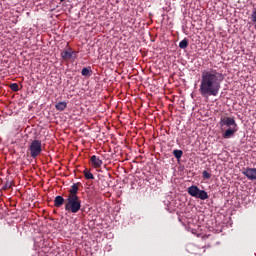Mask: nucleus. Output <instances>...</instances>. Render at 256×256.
Instances as JSON below:
<instances>
[{
  "label": "nucleus",
  "instance_id": "nucleus-15",
  "mask_svg": "<svg viewBox=\"0 0 256 256\" xmlns=\"http://www.w3.org/2000/svg\"><path fill=\"white\" fill-rule=\"evenodd\" d=\"M179 47L180 49H187V47H189V41L187 38H184L182 41H180Z\"/></svg>",
  "mask_w": 256,
  "mask_h": 256
},
{
  "label": "nucleus",
  "instance_id": "nucleus-16",
  "mask_svg": "<svg viewBox=\"0 0 256 256\" xmlns=\"http://www.w3.org/2000/svg\"><path fill=\"white\" fill-rule=\"evenodd\" d=\"M91 73H93L91 71V69L84 67L81 71V74L83 75V77H91Z\"/></svg>",
  "mask_w": 256,
  "mask_h": 256
},
{
  "label": "nucleus",
  "instance_id": "nucleus-1",
  "mask_svg": "<svg viewBox=\"0 0 256 256\" xmlns=\"http://www.w3.org/2000/svg\"><path fill=\"white\" fill-rule=\"evenodd\" d=\"M225 76L223 73L215 70H204L201 74L199 93L201 97L207 99L208 97H217L219 95V91H221V83Z\"/></svg>",
  "mask_w": 256,
  "mask_h": 256
},
{
  "label": "nucleus",
  "instance_id": "nucleus-5",
  "mask_svg": "<svg viewBox=\"0 0 256 256\" xmlns=\"http://www.w3.org/2000/svg\"><path fill=\"white\" fill-rule=\"evenodd\" d=\"M63 61H75L77 59V51L72 48H66L61 52Z\"/></svg>",
  "mask_w": 256,
  "mask_h": 256
},
{
  "label": "nucleus",
  "instance_id": "nucleus-4",
  "mask_svg": "<svg viewBox=\"0 0 256 256\" xmlns=\"http://www.w3.org/2000/svg\"><path fill=\"white\" fill-rule=\"evenodd\" d=\"M28 150L30 151V157H32V159H37L43 151V144L40 140H33L30 143Z\"/></svg>",
  "mask_w": 256,
  "mask_h": 256
},
{
  "label": "nucleus",
  "instance_id": "nucleus-19",
  "mask_svg": "<svg viewBox=\"0 0 256 256\" xmlns=\"http://www.w3.org/2000/svg\"><path fill=\"white\" fill-rule=\"evenodd\" d=\"M10 89H11L12 91H15V92L19 91V84H17V83H12V84L10 85Z\"/></svg>",
  "mask_w": 256,
  "mask_h": 256
},
{
  "label": "nucleus",
  "instance_id": "nucleus-10",
  "mask_svg": "<svg viewBox=\"0 0 256 256\" xmlns=\"http://www.w3.org/2000/svg\"><path fill=\"white\" fill-rule=\"evenodd\" d=\"M90 163H91L92 167H94V169H99V167H101L103 165V160L99 159L98 156L93 155L90 158Z\"/></svg>",
  "mask_w": 256,
  "mask_h": 256
},
{
  "label": "nucleus",
  "instance_id": "nucleus-3",
  "mask_svg": "<svg viewBox=\"0 0 256 256\" xmlns=\"http://www.w3.org/2000/svg\"><path fill=\"white\" fill-rule=\"evenodd\" d=\"M187 191H188V194L191 197H195V199H201V201H205L209 199V194L207 193V191L201 190L199 189V187L195 185L188 187Z\"/></svg>",
  "mask_w": 256,
  "mask_h": 256
},
{
  "label": "nucleus",
  "instance_id": "nucleus-18",
  "mask_svg": "<svg viewBox=\"0 0 256 256\" xmlns=\"http://www.w3.org/2000/svg\"><path fill=\"white\" fill-rule=\"evenodd\" d=\"M83 173H84L85 179H88V180L95 179V176H93V173H91V171L85 169Z\"/></svg>",
  "mask_w": 256,
  "mask_h": 256
},
{
  "label": "nucleus",
  "instance_id": "nucleus-8",
  "mask_svg": "<svg viewBox=\"0 0 256 256\" xmlns=\"http://www.w3.org/2000/svg\"><path fill=\"white\" fill-rule=\"evenodd\" d=\"M243 175L250 181H256V168H246Z\"/></svg>",
  "mask_w": 256,
  "mask_h": 256
},
{
  "label": "nucleus",
  "instance_id": "nucleus-22",
  "mask_svg": "<svg viewBox=\"0 0 256 256\" xmlns=\"http://www.w3.org/2000/svg\"><path fill=\"white\" fill-rule=\"evenodd\" d=\"M61 1V3H63V1H65V0H60Z\"/></svg>",
  "mask_w": 256,
  "mask_h": 256
},
{
  "label": "nucleus",
  "instance_id": "nucleus-20",
  "mask_svg": "<svg viewBox=\"0 0 256 256\" xmlns=\"http://www.w3.org/2000/svg\"><path fill=\"white\" fill-rule=\"evenodd\" d=\"M202 176L204 179H211V174L207 170L202 172Z\"/></svg>",
  "mask_w": 256,
  "mask_h": 256
},
{
  "label": "nucleus",
  "instance_id": "nucleus-12",
  "mask_svg": "<svg viewBox=\"0 0 256 256\" xmlns=\"http://www.w3.org/2000/svg\"><path fill=\"white\" fill-rule=\"evenodd\" d=\"M77 193H79V185L73 184L69 190L67 197H79Z\"/></svg>",
  "mask_w": 256,
  "mask_h": 256
},
{
  "label": "nucleus",
  "instance_id": "nucleus-21",
  "mask_svg": "<svg viewBox=\"0 0 256 256\" xmlns=\"http://www.w3.org/2000/svg\"><path fill=\"white\" fill-rule=\"evenodd\" d=\"M252 21L253 23H256V8L252 11Z\"/></svg>",
  "mask_w": 256,
  "mask_h": 256
},
{
  "label": "nucleus",
  "instance_id": "nucleus-2",
  "mask_svg": "<svg viewBox=\"0 0 256 256\" xmlns=\"http://www.w3.org/2000/svg\"><path fill=\"white\" fill-rule=\"evenodd\" d=\"M65 211L68 213H79L81 211V198L79 196H67L65 199Z\"/></svg>",
  "mask_w": 256,
  "mask_h": 256
},
{
  "label": "nucleus",
  "instance_id": "nucleus-13",
  "mask_svg": "<svg viewBox=\"0 0 256 256\" xmlns=\"http://www.w3.org/2000/svg\"><path fill=\"white\" fill-rule=\"evenodd\" d=\"M63 203H65V198L63 196H56L54 199V207H62Z\"/></svg>",
  "mask_w": 256,
  "mask_h": 256
},
{
  "label": "nucleus",
  "instance_id": "nucleus-14",
  "mask_svg": "<svg viewBox=\"0 0 256 256\" xmlns=\"http://www.w3.org/2000/svg\"><path fill=\"white\" fill-rule=\"evenodd\" d=\"M55 108L57 109V111H65V109H67V102H58L55 105Z\"/></svg>",
  "mask_w": 256,
  "mask_h": 256
},
{
  "label": "nucleus",
  "instance_id": "nucleus-7",
  "mask_svg": "<svg viewBox=\"0 0 256 256\" xmlns=\"http://www.w3.org/2000/svg\"><path fill=\"white\" fill-rule=\"evenodd\" d=\"M220 125L222 127L223 125H225L226 127H229V128H237V122H235V119L232 117L222 118L220 121Z\"/></svg>",
  "mask_w": 256,
  "mask_h": 256
},
{
  "label": "nucleus",
  "instance_id": "nucleus-17",
  "mask_svg": "<svg viewBox=\"0 0 256 256\" xmlns=\"http://www.w3.org/2000/svg\"><path fill=\"white\" fill-rule=\"evenodd\" d=\"M173 155L179 161L183 157V150H173Z\"/></svg>",
  "mask_w": 256,
  "mask_h": 256
},
{
  "label": "nucleus",
  "instance_id": "nucleus-6",
  "mask_svg": "<svg viewBox=\"0 0 256 256\" xmlns=\"http://www.w3.org/2000/svg\"><path fill=\"white\" fill-rule=\"evenodd\" d=\"M186 249L188 253H191L192 255H203V253H205V249H207V246H186Z\"/></svg>",
  "mask_w": 256,
  "mask_h": 256
},
{
  "label": "nucleus",
  "instance_id": "nucleus-9",
  "mask_svg": "<svg viewBox=\"0 0 256 256\" xmlns=\"http://www.w3.org/2000/svg\"><path fill=\"white\" fill-rule=\"evenodd\" d=\"M186 227L191 231H197V229H199V224H197V219L188 218L186 221Z\"/></svg>",
  "mask_w": 256,
  "mask_h": 256
},
{
  "label": "nucleus",
  "instance_id": "nucleus-11",
  "mask_svg": "<svg viewBox=\"0 0 256 256\" xmlns=\"http://www.w3.org/2000/svg\"><path fill=\"white\" fill-rule=\"evenodd\" d=\"M235 133H237V128H228L227 130H225V132L222 134V137L224 139H231V137H233V135H235Z\"/></svg>",
  "mask_w": 256,
  "mask_h": 256
}]
</instances>
